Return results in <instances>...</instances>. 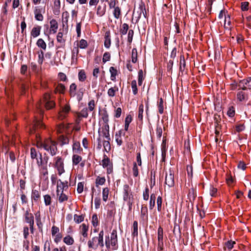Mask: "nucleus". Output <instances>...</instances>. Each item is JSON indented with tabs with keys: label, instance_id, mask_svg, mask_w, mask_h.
<instances>
[{
	"label": "nucleus",
	"instance_id": "1",
	"mask_svg": "<svg viewBox=\"0 0 251 251\" xmlns=\"http://www.w3.org/2000/svg\"><path fill=\"white\" fill-rule=\"evenodd\" d=\"M37 146L38 148H43L50 152L52 156L56 154L57 151V143L50 139H46L43 142H38Z\"/></svg>",
	"mask_w": 251,
	"mask_h": 251
},
{
	"label": "nucleus",
	"instance_id": "2",
	"mask_svg": "<svg viewBox=\"0 0 251 251\" xmlns=\"http://www.w3.org/2000/svg\"><path fill=\"white\" fill-rule=\"evenodd\" d=\"M85 91V89L82 87H79L77 89L76 84L75 83H73L70 86L69 93L71 97H76V99L79 102L83 99Z\"/></svg>",
	"mask_w": 251,
	"mask_h": 251
},
{
	"label": "nucleus",
	"instance_id": "3",
	"mask_svg": "<svg viewBox=\"0 0 251 251\" xmlns=\"http://www.w3.org/2000/svg\"><path fill=\"white\" fill-rule=\"evenodd\" d=\"M104 232L101 230L99 233L98 237H94L88 241V246L90 249L96 250L100 246V247L104 246L103 243Z\"/></svg>",
	"mask_w": 251,
	"mask_h": 251
},
{
	"label": "nucleus",
	"instance_id": "4",
	"mask_svg": "<svg viewBox=\"0 0 251 251\" xmlns=\"http://www.w3.org/2000/svg\"><path fill=\"white\" fill-rule=\"evenodd\" d=\"M123 200L127 202L129 210H130L134 202V197L128 184H125L123 186Z\"/></svg>",
	"mask_w": 251,
	"mask_h": 251
},
{
	"label": "nucleus",
	"instance_id": "5",
	"mask_svg": "<svg viewBox=\"0 0 251 251\" xmlns=\"http://www.w3.org/2000/svg\"><path fill=\"white\" fill-rule=\"evenodd\" d=\"M142 14L145 18H147L145 5L143 1H141L139 5V7L137 9L134 8L133 12V16L136 19V23L139 21Z\"/></svg>",
	"mask_w": 251,
	"mask_h": 251
},
{
	"label": "nucleus",
	"instance_id": "6",
	"mask_svg": "<svg viewBox=\"0 0 251 251\" xmlns=\"http://www.w3.org/2000/svg\"><path fill=\"white\" fill-rule=\"evenodd\" d=\"M54 167L56 169L58 174L61 176L65 172L64 159L61 156H56L53 158Z\"/></svg>",
	"mask_w": 251,
	"mask_h": 251
},
{
	"label": "nucleus",
	"instance_id": "7",
	"mask_svg": "<svg viewBox=\"0 0 251 251\" xmlns=\"http://www.w3.org/2000/svg\"><path fill=\"white\" fill-rule=\"evenodd\" d=\"M25 221L28 223L29 226V229L32 234L34 233V216L33 215L29 212V210H27L25 213Z\"/></svg>",
	"mask_w": 251,
	"mask_h": 251
},
{
	"label": "nucleus",
	"instance_id": "8",
	"mask_svg": "<svg viewBox=\"0 0 251 251\" xmlns=\"http://www.w3.org/2000/svg\"><path fill=\"white\" fill-rule=\"evenodd\" d=\"M117 243V230L116 229H113L111 232L110 240L109 239V237H107V239L105 240V245L107 248L110 247V246L111 245L113 247H114L116 245Z\"/></svg>",
	"mask_w": 251,
	"mask_h": 251
},
{
	"label": "nucleus",
	"instance_id": "9",
	"mask_svg": "<svg viewBox=\"0 0 251 251\" xmlns=\"http://www.w3.org/2000/svg\"><path fill=\"white\" fill-rule=\"evenodd\" d=\"M101 165L104 168H106L107 173L110 174L113 172L112 163L110 161V159L106 155L104 154L103 159L101 161Z\"/></svg>",
	"mask_w": 251,
	"mask_h": 251
},
{
	"label": "nucleus",
	"instance_id": "10",
	"mask_svg": "<svg viewBox=\"0 0 251 251\" xmlns=\"http://www.w3.org/2000/svg\"><path fill=\"white\" fill-rule=\"evenodd\" d=\"M43 102L47 109H50L55 105L53 100L51 99L50 95L47 93L45 94L44 96Z\"/></svg>",
	"mask_w": 251,
	"mask_h": 251
},
{
	"label": "nucleus",
	"instance_id": "11",
	"mask_svg": "<svg viewBox=\"0 0 251 251\" xmlns=\"http://www.w3.org/2000/svg\"><path fill=\"white\" fill-rule=\"evenodd\" d=\"M99 135L104 137L105 139L110 140L109 133V126L108 125H103L98 130Z\"/></svg>",
	"mask_w": 251,
	"mask_h": 251
},
{
	"label": "nucleus",
	"instance_id": "12",
	"mask_svg": "<svg viewBox=\"0 0 251 251\" xmlns=\"http://www.w3.org/2000/svg\"><path fill=\"white\" fill-rule=\"evenodd\" d=\"M158 251H162L163 250V229L161 226H159L157 230Z\"/></svg>",
	"mask_w": 251,
	"mask_h": 251
},
{
	"label": "nucleus",
	"instance_id": "13",
	"mask_svg": "<svg viewBox=\"0 0 251 251\" xmlns=\"http://www.w3.org/2000/svg\"><path fill=\"white\" fill-rule=\"evenodd\" d=\"M165 183L169 187H173L174 185V172L171 170H169L168 174L166 173Z\"/></svg>",
	"mask_w": 251,
	"mask_h": 251
},
{
	"label": "nucleus",
	"instance_id": "14",
	"mask_svg": "<svg viewBox=\"0 0 251 251\" xmlns=\"http://www.w3.org/2000/svg\"><path fill=\"white\" fill-rule=\"evenodd\" d=\"M71 108L69 105L66 104L62 107L61 110L58 113V118L60 120L65 119L70 111Z\"/></svg>",
	"mask_w": 251,
	"mask_h": 251
},
{
	"label": "nucleus",
	"instance_id": "15",
	"mask_svg": "<svg viewBox=\"0 0 251 251\" xmlns=\"http://www.w3.org/2000/svg\"><path fill=\"white\" fill-rule=\"evenodd\" d=\"M49 160V157L46 154L42 157V154H40V159H37V164L40 168L48 167V162Z\"/></svg>",
	"mask_w": 251,
	"mask_h": 251
},
{
	"label": "nucleus",
	"instance_id": "16",
	"mask_svg": "<svg viewBox=\"0 0 251 251\" xmlns=\"http://www.w3.org/2000/svg\"><path fill=\"white\" fill-rule=\"evenodd\" d=\"M68 187L69 185L67 181H66L63 182L61 180H59L57 184L56 193L61 192V191L64 192V191L67 190L68 189Z\"/></svg>",
	"mask_w": 251,
	"mask_h": 251
},
{
	"label": "nucleus",
	"instance_id": "17",
	"mask_svg": "<svg viewBox=\"0 0 251 251\" xmlns=\"http://www.w3.org/2000/svg\"><path fill=\"white\" fill-rule=\"evenodd\" d=\"M40 177L44 181H48V167L40 168Z\"/></svg>",
	"mask_w": 251,
	"mask_h": 251
},
{
	"label": "nucleus",
	"instance_id": "18",
	"mask_svg": "<svg viewBox=\"0 0 251 251\" xmlns=\"http://www.w3.org/2000/svg\"><path fill=\"white\" fill-rule=\"evenodd\" d=\"M79 53L78 47H74L72 51L71 62L72 64H76L77 62V55Z\"/></svg>",
	"mask_w": 251,
	"mask_h": 251
},
{
	"label": "nucleus",
	"instance_id": "19",
	"mask_svg": "<svg viewBox=\"0 0 251 251\" xmlns=\"http://www.w3.org/2000/svg\"><path fill=\"white\" fill-rule=\"evenodd\" d=\"M45 126L44 124L41 122V121L39 120L35 119L34 121L33 126H32V129H30V132L31 133H33L34 132H35L36 129L39 128H43Z\"/></svg>",
	"mask_w": 251,
	"mask_h": 251
},
{
	"label": "nucleus",
	"instance_id": "20",
	"mask_svg": "<svg viewBox=\"0 0 251 251\" xmlns=\"http://www.w3.org/2000/svg\"><path fill=\"white\" fill-rule=\"evenodd\" d=\"M31 198L32 201L38 202L41 198V192L39 190L33 189L31 192Z\"/></svg>",
	"mask_w": 251,
	"mask_h": 251
},
{
	"label": "nucleus",
	"instance_id": "21",
	"mask_svg": "<svg viewBox=\"0 0 251 251\" xmlns=\"http://www.w3.org/2000/svg\"><path fill=\"white\" fill-rule=\"evenodd\" d=\"M50 33L53 34L56 33L58 29V23L55 19H52L50 22Z\"/></svg>",
	"mask_w": 251,
	"mask_h": 251
},
{
	"label": "nucleus",
	"instance_id": "22",
	"mask_svg": "<svg viewBox=\"0 0 251 251\" xmlns=\"http://www.w3.org/2000/svg\"><path fill=\"white\" fill-rule=\"evenodd\" d=\"M41 29V26L39 25L33 27L30 32L31 36L33 38L38 36L40 34Z\"/></svg>",
	"mask_w": 251,
	"mask_h": 251
},
{
	"label": "nucleus",
	"instance_id": "23",
	"mask_svg": "<svg viewBox=\"0 0 251 251\" xmlns=\"http://www.w3.org/2000/svg\"><path fill=\"white\" fill-rule=\"evenodd\" d=\"M66 91L65 86L62 83H58L54 90V93H59L60 94H64Z\"/></svg>",
	"mask_w": 251,
	"mask_h": 251
},
{
	"label": "nucleus",
	"instance_id": "24",
	"mask_svg": "<svg viewBox=\"0 0 251 251\" xmlns=\"http://www.w3.org/2000/svg\"><path fill=\"white\" fill-rule=\"evenodd\" d=\"M88 226L85 224H82L80 226V232L84 237H87L88 236Z\"/></svg>",
	"mask_w": 251,
	"mask_h": 251
},
{
	"label": "nucleus",
	"instance_id": "25",
	"mask_svg": "<svg viewBox=\"0 0 251 251\" xmlns=\"http://www.w3.org/2000/svg\"><path fill=\"white\" fill-rule=\"evenodd\" d=\"M69 16V13L67 11H65L62 13V21L63 27L65 26H68V23Z\"/></svg>",
	"mask_w": 251,
	"mask_h": 251
},
{
	"label": "nucleus",
	"instance_id": "26",
	"mask_svg": "<svg viewBox=\"0 0 251 251\" xmlns=\"http://www.w3.org/2000/svg\"><path fill=\"white\" fill-rule=\"evenodd\" d=\"M196 191L194 188H192L189 189V193L188 194V198L190 201H193L195 200L196 197Z\"/></svg>",
	"mask_w": 251,
	"mask_h": 251
},
{
	"label": "nucleus",
	"instance_id": "27",
	"mask_svg": "<svg viewBox=\"0 0 251 251\" xmlns=\"http://www.w3.org/2000/svg\"><path fill=\"white\" fill-rule=\"evenodd\" d=\"M57 196L58 199V201L60 203L67 201L68 199V197L62 191H61V192L57 193Z\"/></svg>",
	"mask_w": 251,
	"mask_h": 251
},
{
	"label": "nucleus",
	"instance_id": "28",
	"mask_svg": "<svg viewBox=\"0 0 251 251\" xmlns=\"http://www.w3.org/2000/svg\"><path fill=\"white\" fill-rule=\"evenodd\" d=\"M73 150L74 152L76 153H80L82 149L80 147V143L78 142H75L73 145Z\"/></svg>",
	"mask_w": 251,
	"mask_h": 251
},
{
	"label": "nucleus",
	"instance_id": "29",
	"mask_svg": "<svg viewBox=\"0 0 251 251\" xmlns=\"http://www.w3.org/2000/svg\"><path fill=\"white\" fill-rule=\"evenodd\" d=\"M82 158L77 154H74L72 156V162L73 165H77L81 162Z\"/></svg>",
	"mask_w": 251,
	"mask_h": 251
},
{
	"label": "nucleus",
	"instance_id": "30",
	"mask_svg": "<svg viewBox=\"0 0 251 251\" xmlns=\"http://www.w3.org/2000/svg\"><path fill=\"white\" fill-rule=\"evenodd\" d=\"M110 140L104 139L103 141V147L105 151L108 152L111 150V146L110 144Z\"/></svg>",
	"mask_w": 251,
	"mask_h": 251
},
{
	"label": "nucleus",
	"instance_id": "31",
	"mask_svg": "<svg viewBox=\"0 0 251 251\" xmlns=\"http://www.w3.org/2000/svg\"><path fill=\"white\" fill-rule=\"evenodd\" d=\"M106 11V5L104 4L103 7L101 6L100 5H99L97 8V14L99 16H103Z\"/></svg>",
	"mask_w": 251,
	"mask_h": 251
},
{
	"label": "nucleus",
	"instance_id": "32",
	"mask_svg": "<svg viewBox=\"0 0 251 251\" xmlns=\"http://www.w3.org/2000/svg\"><path fill=\"white\" fill-rule=\"evenodd\" d=\"M104 39V46L106 48H109L111 45V40L109 33L106 32L105 33Z\"/></svg>",
	"mask_w": 251,
	"mask_h": 251
},
{
	"label": "nucleus",
	"instance_id": "33",
	"mask_svg": "<svg viewBox=\"0 0 251 251\" xmlns=\"http://www.w3.org/2000/svg\"><path fill=\"white\" fill-rule=\"evenodd\" d=\"M118 91V87L115 86L113 87H111L108 90L107 94L108 96L110 97H113L115 96L116 92Z\"/></svg>",
	"mask_w": 251,
	"mask_h": 251
},
{
	"label": "nucleus",
	"instance_id": "34",
	"mask_svg": "<svg viewBox=\"0 0 251 251\" xmlns=\"http://www.w3.org/2000/svg\"><path fill=\"white\" fill-rule=\"evenodd\" d=\"M63 242L68 245H72L74 243V240L70 235H67L64 238Z\"/></svg>",
	"mask_w": 251,
	"mask_h": 251
},
{
	"label": "nucleus",
	"instance_id": "35",
	"mask_svg": "<svg viewBox=\"0 0 251 251\" xmlns=\"http://www.w3.org/2000/svg\"><path fill=\"white\" fill-rule=\"evenodd\" d=\"M77 116L82 118H87L88 116V109L87 108H84L79 112L77 113Z\"/></svg>",
	"mask_w": 251,
	"mask_h": 251
},
{
	"label": "nucleus",
	"instance_id": "36",
	"mask_svg": "<svg viewBox=\"0 0 251 251\" xmlns=\"http://www.w3.org/2000/svg\"><path fill=\"white\" fill-rule=\"evenodd\" d=\"M143 112L144 105L143 104H141L139 106L138 118L141 122H142L143 119Z\"/></svg>",
	"mask_w": 251,
	"mask_h": 251
},
{
	"label": "nucleus",
	"instance_id": "37",
	"mask_svg": "<svg viewBox=\"0 0 251 251\" xmlns=\"http://www.w3.org/2000/svg\"><path fill=\"white\" fill-rule=\"evenodd\" d=\"M78 80L80 81L83 82L86 79V75L85 71L83 70H81L78 74Z\"/></svg>",
	"mask_w": 251,
	"mask_h": 251
},
{
	"label": "nucleus",
	"instance_id": "38",
	"mask_svg": "<svg viewBox=\"0 0 251 251\" xmlns=\"http://www.w3.org/2000/svg\"><path fill=\"white\" fill-rule=\"evenodd\" d=\"M137 50L136 48H133L131 52V61L133 63H135L137 61Z\"/></svg>",
	"mask_w": 251,
	"mask_h": 251
},
{
	"label": "nucleus",
	"instance_id": "39",
	"mask_svg": "<svg viewBox=\"0 0 251 251\" xmlns=\"http://www.w3.org/2000/svg\"><path fill=\"white\" fill-rule=\"evenodd\" d=\"M105 182V178L104 177L98 176L96 179V186L99 187V185H102Z\"/></svg>",
	"mask_w": 251,
	"mask_h": 251
},
{
	"label": "nucleus",
	"instance_id": "40",
	"mask_svg": "<svg viewBox=\"0 0 251 251\" xmlns=\"http://www.w3.org/2000/svg\"><path fill=\"white\" fill-rule=\"evenodd\" d=\"M156 199V196L154 194H151L150 197V209H152L155 206V201Z\"/></svg>",
	"mask_w": 251,
	"mask_h": 251
},
{
	"label": "nucleus",
	"instance_id": "41",
	"mask_svg": "<svg viewBox=\"0 0 251 251\" xmlns=\"http://www.w3.org/2000/svg\"><path fill=\"white\" fill-rule=\"evenodd\" d=\"M36 44L38 47L41 48L43 50H45L46 49V43L42 39H39L37 41Z\"/></svg>",
	"mask_w": 251,
	"mask_h": 251
},
{
	"label": "nucleus",
	"instance_id": "42",
	"mask_svg": "<svg viewBox=\"0 0 251 251\" xmlns=\"http://www.w3.org/2000/svg\"><path fill=\"white\" fill-rule=\"evenodd\" d=\"M59 142H60V145L63 146L69 144V140L68 138L63 135L60 136L59 138Z\"/></svg>",
	"mask_w": 251,
	"mask_h": 251
},
{
	"label": "nucleus",
	"instance_id": "43",
	"mask_svg": "<svg viewBox=\"0 0 251 251\" xmlns=\"http://www.w3.org/2000/svg\"><path fill=\"white\" fill-rule=\"evenodd\" d=\"M132 235L133 237H137L138 236V222L136 221H134L133 223V231L132 232Z\"/></svg>",
	"mask_w": 251,
	"mask_h": 251
},
{
	"label": "nucleus",
	"instance_id": "44",
	"mask_svg": "<svg viewBox=\"0 0 251 251\" xmlns=\"http://www.w3.org/2000/svg\"><path fill=\"white\" fill-rule=\"evenodd\" d=\"M129 26L128 25L124 23L122 25V27L120 29V32L122 35H126L127 33V32L128 30Z\"/></svg>",
	"mask_w": 251,
	"mask_h": 251
},
{
	"label": "nucleus",
	"instance_id": "45",
	"mask_svg": "<svg viewBox=\"0 0 251 251\" xmlns=\"http://www.w3.org/2000/svg\"><path fill=\"white\" fill-rule=\"evenodd\" d=\"M109 189L108 188H104L102 190V200L103 201H107L108 197Z\"/></svg>",
	"mask_w": 251,
	"mask_h": 251
},
{
	"label": "nucleus",
	"instance_id": "46",
	"mask_svg": "<svg viewBox=\"0 0 251 251\" xmlns=\"http://www.w3.org/2000/svg\"><path fill=\"white\" fill-rule=\"evenodd\" d=\"M157 106L159 113L162 114L164 112L163 100L162 98H161L159 99V101H158L157 103Z\"/></svg>",
	"mask_w": 251,
	"mask_h": 251
},
{
	"label": "nucleus",
	"instance_id": "47",
	"mask_svg": "<svg viewBox=\"0 0 251 251\" xmlns=\"http://www.w3.org/2000/svg\"><path fill=\"white\" fill-rule=\"evenodd\" d=\"M246 99V96L244 92L242 91H239L237 94V99L239 101H243Z\"/></svg>",
	"mask_w": 251,
	"mask_h": 251
},
{
	"label": "nucleus",
	"instance_id": "48",
	"mask_svg": "<svg viewBox=\"0 0 251 251\" xmlns=\"http://www.w3.org/2000/svg\"><path fill=\"white\" fill-rule=\"evenodd\" d=\"M84 219V216L83 215H78L77 214H75L74 216V220L77 224L80 223L83 221Z\"/></svg>",
	"mask_w": 251,
	"mask_h": 251
},
{
	"label": "nucleus",
	"instance_id": "49",
	"mask_svg": "<svg viewBox=\"0 0 251 251\" xmlns=\"http://www.w3.org/2000/svg\"><path fill=\"white\" fill-rule=\"evenodd\" d=\"M109 71L111 74V79L113 81H115L117 75V70L114 67H111Z\"/></svg>",
	"mask_w": 251,
	"mask_h": 251
},
{
	"label": "nucleus",
	"instance_id": "50",
	"mask_svg": "<svg viewBox=\"0 0 251 251\" xmlns=\"http://www.w3.org/2000/svg\"><path fill=\"white\" fill-rule=\"evenodd\" d=\"M121 14V9L120 8V7L118 6L115 7L114 8V11H113V15H114V17L116 19H118L120 18Z\"/></svg>",
	"mask_w": 251,
	"mask_h": 251
},
{
	"label": "nucleus",
	"instance_id": "51",
	"mask_svg": "<svg viewBox=\"0 0 251 251\" xmlns=\"http://www.w3.org/2000/svg\"><path fill=\"white\" fill-rule=\"evenodd\" d=\"M235 244V242L230 240L225 243V249H227L229 251L231 250L234 245Z\"/></svg>",
	"mask_w": 251,
	"mask_h": 251
},
{
	"label": "nucleus",
	"instance_id": "52",
	"mask_svg": "<svg viewBox=\"0 0 251 251\" xmlns=\"http://www.w3.org/2000/svg\"><path fill=\"white\" fill-rule=\"evenodd\" d=\"M156 133L157 136L159 138H160L162 136V125H160L158 124L157 125V127H156Z\"/></svg>",
	"mask_w": 251,
	"mask_h": 251
},
{
	"label": "nucleus",
	"instance_id": "53",
	"mask_svg": "<svg viewBox=\"0 0 251 251\" xmlns=\"http://www.w3.org/2000/svg\"><path fill=\"white\" fill-rule=\"evenodd\" d=\"M131 85L133 94L136 95L138 93L136 81L135 80H132L131 83Z\"/></svg>",
	"mask_w": 251,
	"mask_h": 251
},
{
	"label": "nucleus",
	"instance_id": "54",
	"mask_svg": "<svg viewBox=\"0 0 251 251\" xmlns=\"http://www.w3.org/2000/svg\"><path fill=\"white\" fill-rule=\"evenodd\" d=\"M44 200L45 204L46 206L50 205L51 203V199L49 195H45L44 196Z\"/></svg>",
	"mask_w": 251,
	"mask_h": 251
},
{
	"label": "nucleus",
	"instance_id": "55",
	"mask_svg": "<svg viewBox=\"0 0 251 251\" xmlns=\"http://www.w3.org/2000/svg\"><path fill=\"white\" fill-rule=\"evenodd\" d=\"M88 46L87 42L84 39H81L79 41L78 47L80 49H85Z\"/></svg>",
	"mask_w": 251,
	"mask_h": 251
},
{
	"label": "nucleus",
	"instance_id": "56",
	"mask_svg": "<svg viewBox=\"0 0 251 251\" xmlns=\"http://www.w3.org/2000/svg\"><path fill=\"white\" fill-rule=\"evenodd\" d=\"M38 63L41 65L43 63L44 60V52L43 50H40L38 52Z\"/></svg>",
	"mask_w": 251,
	"mask_h": 251
},
{
	"label": "nucleus",
	"instance_id": "57",
	"mask_svg": "<svg viewBox=\"0 0 251 251\" xmlns=\"http://www.w3.org/2000/svg\"><path fill=\"white\" fill-rule=\"evenodd\" d=\"M57 41L58 43L61 44H64L65 40L63 38V33L61 32H59L57 35Z\"/></svg>",
	"mask_w": 251,
	"mask_h": 251
},
{
	"label": "nucleus",
	"instance_id": "58",
	"mask_svg": "<svg viewBox=\"0 0 251 251\" xmlns=\"http://www.w3.org/2000/svg\"><path fill=\"white\" fill-rule=\"evenodd\" d=\"M88 110H89L90 111H92L94 110L95 107V102L94 100H91L88 102Z\"/></svg>",
	"mask_w": 251,
	"mask_h": 251
},
{
	"label": "nucleus",
	"instance_id": "59",
	"mask_svg": "<svg viewBox=\"0 0 251 251\" xmlns=\"http://www.w3.org/2000/svg\"><path fill=\"white\" fill-rule=\"evenodd\" d=\"M162 198L161 196H158L157 199V210L161 211L162 207Z\"/></svg>",
	"mask_w": 251,
	"mask_h": 251
},
{
	"label": "nucleus",
	"instance_id": "60",
	"mask_svg": "<svg viewBox=\"0 0 251 251\" xmlns=\"http://www.w3.org/2000/svg\"><path fill=\"white\" fill-rule=\"evenodd\" d=\"M30 156L32 159H37V160L38 159L37 158V151H36L35 149L34 148H31L30 149Z\"/></svg>",
	"mask_w": 251,
	"mask_h": 251
},
{
	"label": "nucleus",
	"instance_id": "61",
	"mask_svg": "<svg viewBox=\"0 0 251 251\" xmlns=\"http://www.w3.org/2000/svg\"><path fill=\"white\" fill-rule=\"evenodd\" d=\"M141 214L143 218L148 217V208L147 206L142 207Z\"/></svg>",
	"mask_w": 251,
	"mask_h": 251
},
{
	"label": "nucleus",
	"instance_id": "62",
	"mask_svg": "<svg viewBox=\"0 0 251 251\" xmlns=\"http://www.w3.org/2000/svg\"><path fill=\"white\" fill-rule=\"evenodd\" d=\"M21 200L22 201V203L23 204H26L28 202V200L26 196L24 193L23 191L21 192Z\"/></svg>",
	"mask_w": 251,
	"mask_h": 251
},
{
	"label": "nucleus",
	"instance_id": "63",
	"mask_svg": "<svg viewBox=\"0 0 251 251\" xmlns=\"http://www.w3.org/2000/svg\"><path fill=\"white\" fill-rule=\"evenodd\" d=\"M92 223L95 227L98 225V218L96 214H94L92 217Z\"/></svg>",
	"mask_w": 251,
	"mask_h": 251
},
{
	"label": "nucleus",
	"instance_id": "64",
	"mask_svg": "<svg viewBox=\"0 0 251 251\" xmlns=\"http://www.w3.org/2000/svg\"><path fill=\"white\" fill-rule=\"evenodd\" d=\"M83 189H84V183L82 182H79L77 184V193L79 194H81L83 192Z\"/></svg>",
	"mask_w": 251,
	"mask_h": 251
}]
</instances>
